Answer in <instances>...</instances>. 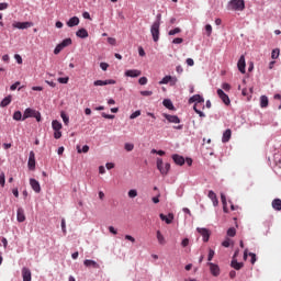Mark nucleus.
<instances>
[{
    "mask_svg": "<svg viewBox=\"0 0 281 281\" xmlns=\"http://www.w3.org/2000/svg\"><path fill=\"white\" fill-rule=\"evenodd\" d=\"M139 115H142V111L137 110L130 115V120H135L136 117H139Z\"/></svg>",
    "mask_w": 281,
    "mask_h": 281,
    "instance_id": "79ce46f5",
    "label": "nucleus"
},
{
    "mask_svg": "<svg viewBox=\"0 0 281 281\" xmlns=\"http://www.w3.org/2000/svg\"><path fill=\"white\" fill-rule=\"evenodd\" d=\"M52 127L54 131H60L63 128V124L58 122L57 120H54L52 122Z\"/></svg>",
    "mask_w": 281,
    "mask_h": 281,
    "instance_id": "2f4dec72",
    "label": "nucleus"
},
{
    "mask_svg": "<svg viewBox=\"0 0 281 281\" xmlns=\"http://www.w3.org/2000/svg\"><path fill=\"white\" fill-rule=\"evenodd\" d=\"M102 115V117H104L105 120H114L115 119V115H113V114H106V113H102L101 114Z\"/></svg>",
    "mask_w": 281,
    "mask_h": 281,
    "instance_id": "de8ad7c7",
    "label": "nucleus"
},
{
    "mask_svg": "<svg viewBox=\"0 0 281 281\" xmlns=\"http://www.w3.org/2000/svg\"><path fill=\"white\" fill-rule=\"evenodd\" d=\"M30 186H31L32 190H34V192H36V194L41 193V183L36 179L31 178Z\"/></svg>",
    "mask_w": 281,
    "mask_h": 281,
    "instance_id": "9d476101",
    "label": "nucleus"
},
{
    "mask_svg": "<svg viewBox=\"0 0 281 281\" xmlns=\"http://www.w3.org/2000/svg\"><path fill=\"white\" fill-rule=\"evenodd\" d=\"M133 148H135V145H133L131 143L125 144V150H127V153H131L133 150Z\"/></svg>",
    "mask_w": 281,
    "mask_h": 281,
    "instance_id": "49530a36",
    "label": "nucleus"
},
{
    "mask_svg": "<svg viewBox=\"0 0 281 281\" xmlns=\"http://www.w3.org/2000/svg\"><path fill=\"white\" fill-rule=\"evenodd\" d=\"M130 199H135V196H137V190L135 189H131L127 193Z\"/></svg>",
    "mask_w": 281,
    "mask_h": 281,
    "instance_id": "ea45409f",
    "label": "nucleus"
},
{
    "mask_svg": "<svg viewBox=\"0 0 281 281\" xmlns=\"http://www.w3.org/2000/svg\"><path fill=\"white\" fill-rule=\"evenodd\" d=\"M63 47H61V45L60 44H58L56 47H55V49H54V54L55 55H58L60 52H63Z\"/></svg>",
    "mask_w": 281,
    "mask_h": 281,
    "instance_id": "09e8293b",
    "label": "nucleus"
},
{
    "mask_svg": "<svg viewBox=\"0 0 281 281\" xmlns=\"http://www.w3.org/2000/svg\"><path fill=\"white\" fill-rule=\"evenodd\" d=\"M207 265L210 266V271L212 276H214L215 278L221 276V268L218 267V265L212 262H209Z\"/></svg>",
    "mask_w": 281,
    "mask_h": 281,
    "instance_id": "6e6552de",
    "label": "nucleus"
},
{
    "mask_svg": "<svg viewBox=\"0 0 281 281\" xmlns=\"http://www.w3.org/2000/svg\"><path fill=\"white\" fill-rule=\"evenodd\" d=\"M160 221H165V223H167V225H170L172 223V221H175V214L169 213L168 216L164 215V213L159 214Z\"/></svg>",
    "mask_w": 281,
    "mask_h": 281,
    "instance_id": "2eb2a0df",
    "label": "nucleus"
},
{
    "mask_svg": "<svg viewBox=\"0 0 281 281\" xmlns=\"http://www.w3.org/2000/svg\"><path fill=\"white\" fill-rule=\"evenodd\" d=\"M85 267L91 268V269H100V263H97L95 261L91 259H86L83 261Z\"/></svg>",
    "mask_w": 281,
    "mask_h": 281,
    "instance_id": "a211bd4d",
    "label": "nucleus"
},
{
    "mask_svg": "<svg viewBox=\"0 0 281 281\" xmlns=\"http://www.w3.org/2000/svg\"><path fill=\"white\" fill-rule=\"evenodd\" d=\"M54 137H55V139H60V137H63V132H60V130L59 131H55Z\"/></svg>",
    "mask_w": 281,
    "mask_h": 281,
    "instance_id": "864d4df0",
    "label": "nucleus"
},
{
    "mask_svg": "<svg viewBox=\"0 0 281 281\" xmlns=\"http://www.w3.org/2000/svg\"><path fill=\"white\" fill-rule=\"evenodd\" d=\"M0 186L3 188L5 186V173H0Z\"/></svg>",
    "mask_w": 281,
    "mask_h": 281,
    "instance_id": "37998d69",
    "label": "nucleus"
},
{
    "mask_svg": "<svg viewBox=\"0 0 281 281\" xmlns=\"http://www.w3.org/2000/svg\"><path fill=\"white\" fill-rule=\"evenodd\" d=\"M23 281H32V271L29 268H22Z\"/></svg>",
    "mask_w": 281,
    "mask_h": 281,
    "instance_id": "dca6fc26",
    "label": "nucleus"
},
{
    "mask_svg": "<svg viewBox=\"0 0 281 281\" xmlns=\"http://www.w3.org/2000/svg\"><path fill=\"white\" fill-rule=\"evenodd\" d=\"M190 245V239L188 238H184L182 241H181V246L182 247H188Z\"/></svg>",
    "mask_w": 281,
    "mask_h": 281,
    "instance_id": "13d9d810",
    "label": "nucleus"
},
{
    "mask_svg": "<svg viewBox=\"0 0 281 281\" xmlns=\"http://www.w3.org/2000/svg\"><path fill=\"white\" fill-rule=\"evenodd\" d=\"M205 30L207 32V36H212V25L211 24H206L205 25Z\"/></svg>",
    "mask_w": 281,
    "mask_h": 281,
    "instance_id": "5fc2aeb1",
    "label": "nucleus"
},
{
    "mask_svg": "<svg viewBox=\"0 0 281 281\" xmlns=\"http://www.w3.org/2000/svg\"><path fill=\"white\" fill-rule=\"evenodd\" d=\"M249 256H250V262H251V265H256V254H254V252H249Z\"/></svg>",
    "mask_w": 281,
    "mask_h": 281,
    "instance_id": "4d7b16f0",
    "label": "nucleus"
},
{
    "mask_svg": "<svg viewBox=\"0 0 281 281\" xmlns=\"http://www.w3.org/2000/svg\"><path fill=\"white\" fill-rule=\"evenodd\" d=\"M157 169L161 175H168V172L170 171V164L167 162L164 166V159L157 158Z\"/></svg>",
    "mask_w": 281,
    "mask_h": 281,
    "instance_id": "20e7f679",
    "label": "nucleus"
},
{
    "mask_svg": "<svg viewBox=\"0 0 281 281\" xmlns=\"http://www.w3.org/2000/svg\"><path fill=\"white\" fill-rule=\"evenodd\" d=\"M57 80L60 85H67V82H69V77H59Z\"/></svg>",
    "mask_w": 281,
    "mask_h": 281,
    "instance_id": "c03bdc74",
    "label": "nucleus"
},
{
    "mask_svg": "<svg viewBox=\"0 0 281 281\" xmlns=\"http://www.w3.org/2000/svg\"><path fill=\"white\" fill-rule=\"evenodd\" d=\"M60 117H61L65 126H69V116H67L65 112L60 113Z\"/></svg>",
    "mask_w": 281,
    "mask_h": 281,
    "instance_id": "f704fd0d",
    "label": "nucleus"
},
{
    "mask_svg": "<svg viewBox=\"0 0 281 281\" xmlns=\"http://www.w3.org/2000/svg\"><path fill=\"white\" fill-rule=\"evenodd\" d=\"M78 153H89V146L88 145H85L82 147V150L78 149Z\"/></svg>",
    "mask_w": 281,
    "mask_h": 281,
    "instance_id": "338daca9",
    "label": "nucleus"
},
{
    "mask_svg": "<svg viewBox=\"0 0 281 281\" xmlns=\"http://www.w3.org/2000/svg\"><path fill=\"white\" fill-rule=\"evenodd\" d=\"M125 76L127 78H139L142 76V70L138 69H130L125 71Z\"/></svg>",
    "mask_w": 281,
    "mask_h": 281,
    "instance_id": "9b49d317",
    "label": "nucleus"
},
{
    "mask_svg": "<svg viewBox=\"0 0 281 281\" xmlns=\"http://www.w3.org/2000/svg\"><path fill=\"white\" fill-rule=\"evenodd\" d=\"M172 159L177 166H183V164H186V158H183V156H179L178 154H175Z\"/></svg>",
    "mask_w": 281,
    "mask_h": 281,
    "instance_id": "6ab92c4d",
    "label": "nucleus"
},
{
    "mask_svg": "<svg viewBox=\"0 0 281 281\" xmlns=\"http://www.w3.org/2000/svg\"><path fill=\"white\" fill-rule=\"evenodd\" d=\"M279 56H280V49H278V48L273 49L271 53V58H273V60H276Z\"/></svg>",
    "mask_w": 281,
    "mask_h": 281,
    "instance_id": "a19ab883",
    "label": "nucleus"
},
{
    "mask_svg": "<svg viewBox=\"0 0 281 281\" xmlns=\"http://www.w3.org/2000/svg\"><path fill=\"white\" fill-rule=\"evenodd\" d=\"M61 229L64 234H67V224L65 222V218L61 220Z\"/></svg>",
    "mask_w": 281,
    "mask_h": 281,
    "instance_id": "3c124183",
    "label": "nucleus"
},
{
    "mask_svg": "<svg viewBox=\"0 0 281 281\" xmlns=\"http://www.w3.org/2000/svg\"><path fill=\"white\" fill-rule=\"evenodd\" d=\"M231 244H232V240H231L229 238H227L226 240H224V241L222 243V246H223V247H229Z\"/></svg>",
    "mask_w": 281,
    "mask_h": 281,
    "instance_id": "052dcab7",
    "label": "nucleus"
},
{
    "mask_svg": "<svg viewBox=\"0 0 281 281\" xmlns=\"http://www.w3.org/2000/svg\"><path fill=\"white\" fill-rule=\"evenodd\" d=\"M8 8H9L8 2H1L0 3V10H8Z\"/></svg>",
    "mask_w": 281,
    "mask_h": 281,
    "instance_id": "e2e57ef3",
    "label": "nucleus"
},
{
    "mask_svg": "<svg viewBox=\"0 0 281 281\" xmlns=\"http://www.w3.org/2000/svg\"><path fill=\"white\" fill-rule=\"evenodd\" d=\"M222 89H224V91H229V89H232V86H229V83H223Z\"/></svg>",
    "mask_w": 281,
    "mask_h": 281,
    "instance_id": "0e129e2a",
    "label": "nucleus"
},
{
    "mask_svg": "<svg viewBox=\"0 0 281 281\" xmlns=\"http://www.w3.org/2000/svg\"><path fill=\"white\" fill-rule=\"evenodd\" d=\"M238 70L240 74H245V67H247V64L245 63V55H241L238 63H237Z\"/></svg>",
    "mask_w": 281,
    "mask_h": 281,
    "instance_id": "f3484780",
    "label": "nucleus"
},
{
    "mask_svg": "<svg viewBox=\"0 0 281 281\" xmlns=\"http://www.w3.org/2000/svg\"><path fill=\"white\" fill-rule=\"evenodd\" d=\"M162 116L167 120V122H169L170 124H181V119H179V116L177 115H171V114H167L164 113Z\"/></svg>",
    "mask_w": 281,
    "mask_h": 281,
    "instance_id": "423d86ee",
    "label": "nucleus"
},
{
    "mask_svg": "<svg viewBox=\"0 0 281 281\" xmlns=\"http://www.w3.org/2000/svg\"><path fill=\"white\" fill-rule=\"evenodd\" d=\"M173 45H181V43H183V38L181 37H176L173 41H172Z\"/></svg>",
    "mask_w": 281,
    "mask_h": 281,
    "instance_id": "8fccbe9b",
    "label": "nucleus"
},
{
    "mask_svg": "<svg viewBox=\"0 0 281 281\" xmlns=\"http://www.w3.org/2000/svg\"><path fill=\"white\" fill-rule=\"evenodd\" d=\"M100 67L103 71H106V69H109V64L108 63H101Z\"/></svg>",
    "mask_w": 281,
    "mask_h": 281,
    "instance_id": "bf43d9fd",
    "label": "nucleus"
},
{
    "mask_svg": "<svg viewBox=\"0 0 281 281\" xmlns=\"http://www.w3.org/2000/svg\"><path fill=\"white\" fill-rule=\"evenodd\" d=\"M13 120H15V122H21V120H23V114L21 113V111L14 112Z\"/></svg>",
    "mask_w": 281,
    "mask_h": 281,
    "instance_id": "72a5a7b5",
    "label": "nucleus"
},
{
    "mask_svg": "<svg viewBox=\"0 0 281 281\" xmlns=\"http://www.w3.org/2000/svg\"><path fill=\"white\" fill-rule=\"evenodd\" d=\"M116 81L114 79H106V80H97L93 82L94 87H104L106 85H115Z\"/></svg>",
    "mask_w": 281,
    "mask_h": 281,
    "instance_id": "f8f14e48",
    "label": "nucleus"
},
{
    "mask_svg": "<svg viewBox=\"0 0 281 281\" xmlns=\"http://www.w3.org/2000/svg\"><path fill=\"white\" fill-rule=\"evenodd\" d=\"M177 34H181V29L176 27V29L170 30V31L168 32V35H169V36H175V35H177Z\"/></svg>",
    "mask_w": 281,
    "mask_h": 281,
    "instance_id": "e433bc0d",
    "label": "nucleus"
},
{
    "mask_svg": "<svg viewBox=\"0 0 281 281\" xmlns=\"http://www.w3.org/2000/svg\"><path fill=\"white\" fill-rule=\"evenodd\" d=\"M272 207L277 211L280 212L281 211V200L280 199H274L272 201Z\"/></svg>",
    "mask_w": 281,
    "mask_h": 281,
    "instance_id": "c756f323",
    "label": "nucleus"
},
{
    "mask_svg": "<svg viewBox=\"0 0 281 281\" xmlns=\"http://www.w3.org/2000/svg\"><path fill=\"white\" fill-rule=\"evenodd\" d=\"M227 236H229L231 238H234V236H236V228L234 227L228 228Z\"/></svg>",
    "mask_w": 281,
    "mask_h": 281,
    "instance_id": "58836bf2",
    "label": "nucleus"
},
{
    "mask_svg": "<svg viewBox=\"0 0 281 281\" xmlns=\"http://www.w3.org/2000/svg\"><path fill=\"white\" fill-rule=\"evenodd\" d=\"M231 267L233 269H235L236 271H240V269L243 267H245V265L243 262H238V260H236L235 258H233L232 262H231Z\"/></svg>",
    "mask_w": 281,
    "mask_h": 281,
    "instance_id": "412c9836",
    "label": "nucleus"
},
{
    "mask_svg": "<svg viewBox=\"0 0 281 281\" xmlns=\"http://www.w3.org/2000/svg\"><path fill=\"white\" fill-rule=\"evenodd\" d=\"M125 240H130V243H135V237L131 235H125Z\"/></svg>",
    "mask_w": 281,
    "mask_h": 281,
    "instance_id": "69168bd1",
    "label": "nucleus"
},
{
    "mask_svg": "<svg viewBox=\"0 0 281 281\" xmlns=\"http://www.w3.org/2000/svg\"><path fill=\"white\" fill-rule=\"evenodd\" d=\"M232 139V130H226L223 134L222 142L225 144Z\"/></svg>",
    "mask_w": 281,
    "mask_h": 281,
    "instance_id": "a878e982",
    "label": "nucleus"
},
{
    "mask_svg": "<svg viewBox=\"0 0 281 281\" xmlns=\"http://www.w3.org/2000/svg\"><path fill=\"white\" fill-rule=\"evenodd\" d=\"M156 238L159 243V245H166V237L161 234V231H157Z\"/></svg>",
    "mask_w": 281,
    "mask_h": 281,
    "instance_id": "cd10ccee",
    "label": "nucleus"
},
{
    "mask_svg": "<svg viewBox=\"0 0 281 281\" xmlns=\"http://www.w3.org/2000/svg\"><path fill=\"white\" fill-rule=\"evenodd\" d=\"M29 117H35L36 122H41V112L33 110L32 108H27L24 111L22 121L27 120Z\"/></svg>",
    "mask_w": 281,
    "mask_h": 281,
    "instance_id": "f03ea898",
    "label": "nucleus"
},
{
    "mask_svg": "<svg viewBox=\"0 0 281 281\" xmlns=\"http://www.w3.org/2000/svg\"><path fill=\"white\" fill-rule=\"evenodd\" d=\"M260 106L261 109H267V106H269V98L267 95L260 97Z\"/></svg>",
    "mask_w": 281,
    "mask_h": 281,
    "instance_id": "393cba45",
    "label": "nucleus"
},
{
    "mask_svg": "<svg viewBox=\"0 0 281 281\" xmlns=\"http://www.w3.org/2000/svg\"><path fill=\"white\" fill-rule=\"evenodd\" d=\"M27 166L30 170H34V168H36V156L34 151H30Z\"/></svg>",
    "mask_w": 281,
    "mask_h": 281,
    "instance_id": "0eeeda50",
    "label": "nucleus"
},
{
    "mask_svg": "<svg viewBox=\"0 0 281 281\" xmlns=\"http://www.w3.org/2000/svg\"><path fill=\"white\" fill-rule=\"evenodd\" d=\"M209 199H211L214 207L218 205V198H216V193H214V191H209Z\"/></svg>",
    "mask_w": 281,
    "mask_h": 281,
    "instance_id": "b1692460",
    "label": "nucleus"
},
{
    "mask_svg": "<svg viewBox=\"0 0 281 281\" xmlns=\"http://www.w3.org/2000/svg\"><path fill=\"white\" fill-rule=\"evenodd\" d=\"M80 24V19L78 16H72L67 22L68 27H76V25Z\"/></svg>",
    "mask_w": 281,
    "mask_h": 281,
    "instance_id": "aec40b11",
    "label": "nucleus"
},
{
    "mask_svg": "<svg viewBox=\"0 0 281 281\" xmlns=\"http://www.w3.org/2000/svg\"><path fill=\"white\" fill-rule=\"evenodd\" d=\"M193 111H195V113H198V115L200 117H205V113H203L201 110H199L198 104H194Z\"/></svg>",
    "mask_w": 281,
    "mask_h": 281,
    "instance_id": "4c0bfd02",
    "label": "nucleus"
},
{
    "mask_svg": "<svg viewBox=\"0 0 281 281\" xmlns=\"http://www.w3.org/2000/svg\"><path fill=\"white\" fill-rule=\"evenodd\" d=\"M108 43H109L110 45H115L116 40H115L114 37H109V38H108Z\"/></svg>",
    "mask_w": 281,
    "mask_h": 281,
    "instance_id": "774afa93",
    "label": "nucleus"
},
{
    "mask_svg": "<svg viewBox=\"0 0 281 281\" xmlns=\"http://www.w3.org/2000/svg\"><path fill=\"white\" fill-rule=\"evenodd\" d=\"M16 215H18L19 223L25 222V211H23L22 207L18 209Z\"/></svg>",
    "mask_w": 281,
    "mask_h": 281,
    "instance_id": "5701e85b",
    "label": "nucleus"
},
{
    "mask_svg": "<svg viewBox=\"0 0 281 281\" xmlns=\"http://www.w3.org/2000/svg\"><path fill=\"white\" fill-rule=\"evenodd\" d=\"M194 102H196L195 104H198V105L204 104L205 99H203V97H201L200 94H195L189 99V104H192Z\"/></svg>",
    "mask_w": 281,
    "mask_h": 281,
    "instance_id": "4468645a",
    "label": "nucleus"
},
{
    "mask_svg": "<svg viewBox=\"0 0 281 281\" xmlns=\"http://www.w3.org/2000/svg\"><path fill=\"white\" fill-rule=\"evenodd\" d=\"M76 36H78V38H88L89 37V32L86 29H79L76 32Z\"/></svg>",
    "mask_w": 281,
    "mask_h": 281,
    "instance_id": "4be33fe9",
    "label": "nucleus"
},
{
    "mask_svg": "<svg viewBox=\"0 0 281 281\" xmlns=\"http://www.w3.org/2000/svg\"><path fill=\"white\" fill-rule=\"evenodd\" d=\"M196 232L200 233L204 243H207V240H210V231L207 228L198 227Z\"/></svg>",
    "mask_w": 281,
    "mask_h": 281,
    "instance_id": "1a4fd4ad",
    "label": "nucleus"
},
{
    "mask_svg": "<svg viewBox=\"0 0 281 281\" xmlns=\"http://www.w3.org/2000/svg\"><path fill=\"white\" fill-rule=\"evenodd\" d=\"M172 76H165L162 80L159 81V85H168V82H171Z\"/></svg>",
    "mask_w": 281,
    "mask_h": 281,
    "instance_id": "c9c22d12",
    "label": "nucleus"
},
{
    "mask_svg": "<svg viewBox=\"0 0 281 281\" xmlns=\"http://www.w3.org/2000/svg\"><path fill=\"white\" fill-rule=\"evenodd\" d=\"M221 199H222L223 212L227 214L229 212V209H227V198L223 193H221Z\"/></svg>",
    "mask_w": 281,
    "mask_h": 281,
    "instance_id": "bb28decb",
    "label": "nucleus"
},
{
    "mask_svg": "<svg viewBox=\"0 0 281 281\" xmlns=\"http://www.w3.org/2000/svg\"><path fill=\"white\" fill-rule=\"evenodd\" d=\"M10 102H12V95L5 97V98L1 101L0 106H2V109H3V108H5V106H8V105L10 104Z\"/></svg>",
    "mask_w": 281,
    "mask_h": 281,
    "instance_id": "7c9ffc66",
    "label": "nucleus"
},
{
    "mask_svg": "<svg viewBox=\"0 0 281 281\" xmlns=\"http://www.w3.org/2000/svg\"><path fill=\"white\" fill-rule=\"evenodd\" d=\"M214 250L212 248L209 249V256H207V260L209 262H212L213 258H214Z\"/></svg>",
    "mask_w": 281,
    "mask_h": 281,
    "instance_id": "a18cd8bd",
    "label": "nucleus"
},
{
    "mask_svg": "<svg viewBox=\"0 0 281 281\" xmlns=\"http://www.w3.org/2000/svg\"><path fill=\"white\" fill-rule=\"evenodd\" d=\"M72 41L70 37L65 38L61 43H59V45L65 49V47H69V45H71Z\"/></svg>",
    "mask_w": 281,
    "mask_h": 281,
    "instance_id": "473e14b6",
    "label": "nucleus"
},
{
    "mask_svg": "<svg viewBox=\"0 0 281 281\" xmlns=\"http://www.w3.org/2000/svg\"><path fill=\"white\" fill-rule=\"evenodd\" d=\"M159 27H161V24H159V22H154L150 27V34L155 43L159 41Z\"/></svg>",
    "mask_w": 281,
    "mask_h": 281,
    "instance_id": "7ed1b4c3",
    "label": "nucleus"
},
{
    "mask_svg": "<svg viewBox=\"0 0 281 281\" xmlns=\"http://www.w3.org/2000/svg\"><path fill=\"white\" fill-rule=\"evenodd\" d=\"M164 106H166V109H169V111H175V105L172 104V101H170V99H165L162 101Z\"/></svg>",
    "mask_w": 281,
    "mask_h": 281,
    "instance_id": "c85d7f7f",
    "label": "nucleus"
},
{
    "mask_svg": "<svg viewBox=\"0 0 281 281\" xmlns=\"http://www.w3.org/2000/svg\"><path fill=\"white\" fill-rule=\"evenodd\" d=\"M217 95L220 100H222V102L226 104V106H229V104H232V101L229 100V95H227L225 91H223V89H217Z\"/></svg>",
    "mask_w": 281,
    "mask_h": 281,
    "instance_id": "39448f33",
    "label": "nucleus"
},
{
    "mask_svg": "<svg viewBox=\"0 0 281 281\" xmlns=\"http://www.w3.org/2000/svg\"><path fill=\"white\" fill-rule=\"evenodd\" d=\"M21 85L20 81H16L15 83H13L11 87H10V90L11 91H16L18 87Z\"/></svg>",
    "mask_w": 281,
    "mask_h": 281,
    "instance_id": "6e6d98bb",
    "label": "nucleus"
},
{
    "mask_svg": "<svg viewBox=\"0 0 281 281\" xmlns=\"http://www.w3.org/2000/svg\"><path fill=\"white\" fill-rule=\"evenodd\" d=\"M227 10L243 12V10H245V0H231L228 2Z\"/></svg>",
    "mask_w": 281,
    "mask_h": 281,
    "instance_id": "f257e3e1",
    "label": "nucleus"
},
{
    "mask_svg": "<svg viewBox=\"0 0 281 281\" xmlns=\"http://www.w3.org/2000/svg\"><path fill=\"white\" fill-rule=\"evenodd\" d=\"M140 95H145V97L153 95V91H148V90L140 91Z\"/></svg>",
    "mask_w": 281,
    "mask_h": 281,
    "instance_id": "680f3d73",
    "label": "nucleus"
},
{
    "mask_svg": "<svg viewBox=\"0 0 281 281\" xmlns=\"http://www.w3.org/2000/svg\"><path fill=\"white\" fill-rule=\"evenodd\" d=\"M138 82H139V85H143V86L148 85V78L142 77V78H139Z\"/></svg>",
    "mask_w": 281,
    "mask_h": 281,
    "instance_id": "603ef678",
    "label": "nucleus"
},
{
    "mask_svg": "<svg viewBox=\"0 0 281 281\" xmlns=\"http://www.w3.org/2000/svg\"><path fill=\"white\" fill-rule=\"evenodd\" d=\"M13 27L16 30H27V27H32L31 22H14Z\"/></svg>",
    "mask_w": 281,
    "mask_h": 281,
    "instance_id": "ddd939ff",
    "label": "nucleus"
}]
</instances>
